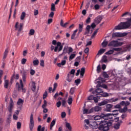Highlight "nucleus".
<instances>
[{
  "mask_svg": "<svg viewBox=\"0 0 131 131\" xmlns=\"http://www.w3.org/2000/svg\"><path fill=\"white\" fill-rule=\"evenodd\" d=\"M124 43L123 42H119L117 40H113V41H111L108 43V46L115 47V48H113L112 50H109V51H107L105 53V54L107 55L113 54L114 52V51H123L124 52H126L130 48V45H126L125 46H123L122 48H120V46H122V45H123Z\"/></svg>",
  "mask_w": 131,
  "mask_h": 131,
  "instance_id": "1",
  "label": "nucleus"
},
{
  "mask_svg": "<svg viewBox=\"0 0 131 131\" xmlns=\"http://www.w3.org/2000/svg\"><path fill=\"white\" fill-rule=\"evenodd\" d=\"M112 122H107V121H92V123L90 124L91 127L93 128H99L100 130L108 131L110 129V126H112Z\"/></svg>",
  "mask_w": 131,
  "mask_h": 131,
  "instance_id": "2",
  "label": "nucleus"
},
{
  "mask_svg": "<svg viewBox=\"0 0 131 131\" xmlns=\"http://www.w3.org/2000/svg\"><path fill=\"white\" fill-rule=\"evenodd\" d=\"M127 21L120 23L118 26L115 27V30H127L131 27V18H126Z\"/></svg>",
  "mask_w": 131,
  "mask_h": 131,
  "instance_id": "3",
  "label": "nucleus"
},
{
  "mask_svg": "<svg viewBox=\"0 0 131 131\" xmlns=\"http://www.w3.org/2000/svg\"><path fill=\"white\" fill-rule=\"evenodd\" d=\"M93 94H97L98 97H99V99L100 97H108V93L107 92H105L103 93V90L101 88H97L96 90L93 91Z\"/></svg>",
  "mask_w": 131,
  "mask_h": 131,
  "instance_id": "4",
  "label": "nucleus"
},
{
  "mask_svg": "<svg viewBox=\"0 0 131 131\" xmlns=\"http://www.w3.org/2000/svg\"><path fill=\"white\" fill-rule=\"evenodd\" d=\"M108 103L107 100H103L101 101V103H98V106L95 107L94 111L95 112H99V111H101L102 110V108L100 107L101 106H104V105H106Z\"/></svg>",
  "mask_w": 131,
  "mask_h": 131,
  "instance_id": "5",
  "label": "nucleus"
},
{
  "mask_svg": "<svg viewBox=\"0 0 131 131\" xmlns=\"http://www.w3.org/2000/svg\"><path fill=\"white\" fill-rule=\"evenodd\" d=\"M19 23H16L15 28V30L18 31L17 33V37H19L21 31L23 30V24H19V28L18 27Z\"/></svg>",
  "mask_w": 131,
  "mask_h": 131,
  "instance_id": "6",
  "label": "nucleus"
},
{
  "mask_svg": "<svg viewBox=\"0 0 131 131\" xmlns=\"http://www.w3.org/2000/svg\"><path fill=\"white\" fill-rule=\"evenodd\" d=\"M14 106V101L12 98H10V102H9V106H8V110L9 113H11V114H12Z\"/></svg>",
  "mask_w": 131,
  "mask_h": 131,
  "instance_id": "7",
  "label": "nucleus"
},
{
  "mask_svg": "<svg viewBox=\"0 0 131 131\" xmlns=\"http://www.w3.org/2000/svg\"><path fill=\"white\" fill-rule=\"evenodd\" d=\"M103 118L104 120L103 121H105L107 119V114H101V115H96L94 117V120H100Z\"/></svg>",
  "mask_w": 131,
  "mask_h": 131,
  "instance_id": "8",
  "label": "nucleus"
},
{
  "mask_svg": "<svg viewBox=\"0 0 131 131\" xmlns=\"http://www.w3.org/2000/svg\"><path fill=\"white\" fill-rule=\"evenodd\" d=\"M33 114H31L30 117V123H29V127L30 130H32L34 126V120L33 118Z\"/></svg>",
  "mask_w": 131,
  "mask_h": 131,
  "instance_id": "9",
  "label": "nucleus"
},
{
  "mask_svg": "<svg viewBox=\"0 0 131 131\" xmlns=\"http://www.w3.org/2000/svg\"><path fill=\"white\" fill-rule=\"evenodd\" d=\"M99 80L100 81H97L98 84L97 85V87H102L103 88H105V89H107L108 87L106 84H102L101 85L102 82L103 81V78H101V77H100L98 78ZM102 81V82H101Z\"/></svg>",
  "mask_w": 131,
  "mask_h": 131,
  "instance_id": "10",
  "label": "nucleus"
},
{
  "mask_svg": "<svg viewBox=\"0 0 131 131\" xmlns=\"http://www.w3.org/2000/svg\"><path fill=\"white\" fill-rule=\"evenodd\" d=\"M56 44H57V46H55L54 48V52H57V51H58V52H59L60 51H61L63 49V44L61 45V42H57Z\"/></svg>",
  "mask_w": 131,
  "mask_h": 131,
  "instance_id": "11",
  "label": "nucleus"
},
{
  "mask_svg": "<svg viewBox=\"0 0 131 131\" xmlns=\"http://www.w3.org/2000/svg\"><path fill=\"white\" fill-rule=\"evenodd\" d=\"M128 33H114L112 35L113 38H115L116 37H125L127 36Z\"/></svg>",
  "mask_w": 131,
  "mask_h": 131,
  "instance_id": "12",
  "label": "nucleus"
},
{
  "mask_svg": "<svg viewBox=\"0 0 131 131\" xmlns=\"http://www.w3.org/2000/svg\"><path fill=\"white\" fill-rule=\"evenodd\" d=\"M21 74H22V79L24 82H26V77L28 74V72L27 70H23L20 71Z\"/></svg>",
  "mask_w": 131,
  "mask_h": 131,
  "instance_id": "13",
  "label": "nucleus"
},
{
  "mask_svg": "<svg viewBox=\"0 0 131 131\" xmlns=\"http://www.w3.org/2000/svg\"><path fill=\"white\" fill-rule=\"evenodd\" d=\"M112 112H114L115 113L111 114V113H107L106 114L107 116V118H110L111 119H113V117L111 116H115V115H118L119 113V110H114L113 111H112Z\"/></svg>",
  "mask_w": 131,
  "mask_h": 131,
  "instance_id": "14",
  "label": "nucleus"
},
{
  "mask_svg": "<svg viewBox=\"0 0 131 131\" xmlns=\"http://www.w3.org/2000/svg\"><path fill=\"white\" fill-rule=\"evenodd\" d=\"M103 17L101 15H99L98 16L96 17L94 19L95 23H96V25H99V23L101 22V20H102Z\"/></svg>",
  "mask_w": 131,
  "mask_h": 131,
  "instance_id": "15",
  "label": "nucleus"
},
{
  "mask_svg": "<svg viewBox=\"0 0 131 131\" xmlns=\"http://www.w3.org/2000/svg\"><path fill=\"white\" fill-rule=\"evenodd\" d=\"M121 123H122V121L120 120V121H118V122L117 123H116V124H115V125L114 126V128L115 129H119L120 125H121Z\"/></svg>",
  "mask_w": 131,
  "mask_h": 131,
  "instance_id": "16",
  "label": "nucleus"
},
{
  "mask_svg": "<svg viewBox=\"0 0 131 131\" xmlns=\"http://www.w3.org/2000/svg\"><path fill=\"white\" fill-rule=\"evenodd\" d=\"M4 88L8 89L9 87L10 86V84L9 83V80H5L4 81Z\"/></svg>",
  "mask_w": 131,
  "mask_h": 131,
  "instance_id": "17",
  "label": "nucleus"
},
{
  "mask_svg": "<svg viewBox=\"0 0 131 131\" xmlns=\"http://www.w3.org/2000/svg\"><path fill=\"white\" fill-rule=\"evenodd\" d=\"M113 107V105H112V104H107L106 105V111H107V112H111Z\"/></svg>",
  "mask_w": 131,
  "mask_h": 131,
  "instance_id": "18",
  "label": "nucleus"
},
{
  "mask_svg": "<svg viewBox=\"0 0 131 131\" xmlns=\"http://www.w3.org/2000/svg\"><path fill=\"white\" fill-rule=\"evenodd\" d=\"M74 78V76L71 75V72L68 74L67 80L68 82H72L73 79Z\"/></svg>",
  "mask_w": 131,
  "mask_h": 131,
  "instance_id": "19",
  "label": "nucleus"
},
{
  "mask_svg": "<svg viewBox=\"0 0 131 131\" xmlns=\"http://www.w3.org/2000/svg\"><path fill=\"white\" fill-rule=\"evenodd\" d=\"M83 27H84V25L83 24V23H81V24H80L79 25V28H78V34H80V33H82V31H83Z\"/></svg>",
  "mask_w": 131,
  "mask_h": 131,
  "instance_id": "20",
  "label": "nucleus"
},
{
  "mask_svg": "<svg viewBox=\"0 0 131 131\" xmlns=\"http://www.w3.org/2000/svg\"><path fill=\"white\" fill-rule=\"evenodd\" d=\"M19 83H20V86L21 88V90H22L23 92H26V89L25 88H24V85L23 84V80L21 79H20V80H19Z\"/></svg>",
  "mask_w": 131,
  "mask_h": 131,
  "instance_id": "21",
  "label": "nucleus"
},
{
  "mask_svg": "<svg viewBox=\"0 0 131 131\" xmlns=\"http://www.w3.org/2000/svg\"><path fill=\"white\" fill-rule=\"evenodd\" d=\"M85 72V68H81V71L80 72V75L81 78H83Z\"/></svg>",
  "mask_w": 131,
  "mask_h": 131,
  "instance_id": "22",
  "label": "nucleus"
},
{
  "mask_svg": "<svg viewBox=\"0 0 131 131\" xmlns=\"http://www.w3.org/2000/svg\"><path fill=\"white\" fill-rule=\"evenodd\" d=\"M55 124H56V119H53L50 125V129H51V130L53 129V127Z\"/></svg>",
  "mask_w": 131,
  "mask_h": 131,
  "instance_id": "23",
  "label": "nucleus"
},
{
  "mask_svg": "<svg viewBox=\"0 0 131 131\" xmlns=\"http://www.w3.org/2000/svg\"><path fill=\"white\" fill-rule=\"evenodd\" d=\"M8 53H9L8 49L6 48L4 53L3 59H6V58H7Z\"/></svg>",
  "mask_w": 131,
  "mask_h": 131,
  "instance_id": "24",
  "label": "nucleus"
},
{
  "mask_svg": "<svg viewBox=\"0 0 131 131\" xmlns=\"http://www.w3.org/2000/svg\"><path fill=\"white\" fill-rule=\"evenodd\" d=\"M91 28V27H90V26H87L85 32H84V35H88V34H90Z\"/></svg>",
  "mask_w": 131,
  "mask_h": 131,
  "instance_id": "25",
  "label": "nucleus"
},
{
  "mask_svg": "<svg viewBox=\"0 0 131 131\" xmlns=\"http://www.w3.org/2000/svg\"><path fill=\"white\" fill-rule=\"evenodd\" d=\"M36 88V83L35 82L33 81L32 82V87H31L32 91H33L34 92H35Z\"/></svg>",
  "mask_w": 131,
  "mask_h": 131,
  "instance_id": "26",
  "label": "nucleus"
},
{
  "mask_svg": "<svg viewBox=\"0 0 131 131\" xmlns=\"http://www.w3.org/2000/svg\"><path fill=\"white\" fill-rule=\"evenodd\" d=\"M105 51V49H104L103 48H101V49H100V50H99L97 54V56H98V55H101V54H103V53H104Z\"/></svg>",
  "mask_w": 131,
  "mask_h": 131,
  "instance_id": "27",
  "label": "nucleus"
},
{
  "mask_svg": "<svg viewBox=\"0 0 131 131\" xmlns=\"http://www.w3.org/2000/svg\"><path fill=\"white\" fill-rule=\"evenodd\" d=\"M96 96H93V100L95 103H98L99 102V99H100V96H98V94H96Z\"/></svg>",
  "mask_w": 131,
  "mask_h": 131,
  "instance_id": "28",
  "label": "nucleus"
},
{
  "mask_svg": "<svg viewBox=\"0 0 131 131\" xmlns=\"http://www.w3.org/2000/svg\"><path fill=\"white\" fill-rule=\"evenodd\" d=\"M73 103V96L72 95H70L68 98V104L69 105H72Z\"/></svg>",
  "mask_w": 131,
  "mask_h": 131,
  "instance_id": "29",
  "label": "nucleus"
},
{
  "mask_svg": "<svg viewBox=\"0 0 131 131\" xmlns=\"http://www.w3.org/2000/svg\"><path fill=\"white\" fill-rule=\"evenodd\" d=\"M66 126L68 128L69 130H66V131H71L72 130V126L69 122H66Z\"/></svg>",
  "mask_w": 131,
  "mask_h": 131,
  "instance_id": "30",
  "label": "nucleus"
},
{
  "mask_svg": "<svg viewBox=\"0 0 131 131\" xmlns=\"http://www.w3.org/2000/svg\"><path fill=\"white\" fill-rule=\"evenodd\" d=\"M69 23H66L65 24H63V19H61L60 21V26L61 27H62L63 28H66V26H67V25H69Z\"/></svg>",
  "mask_w": 131,
  "mask_h": 131,
  "instance_id": "31",
  "label": "nucleus"
},
{
  "mask_svg": "<svg viewBox=\"0 0 131 131\" xmlns=\"http://www.w3.org/2000/svg\"><path fill=\"white\" fill-rule=\"evenodd\" d=\"M24 100L22 99V98H18V100L17 102V104L18 105V106H20L21 104H23Z\"/></svg>",
  "mask_w": 131,
  "mask_h": 131,
  "instance_id": "32",
  "label": "nucleus"
},
{
  "mask_svg": "<svg viewBox=\"0 0 131 131\" xmlns=\"http://www.w3.org/2000/svg\"><path fill=\"white\" fill-rule=\"evenodd\" d=\"M68 51V47L67 46H65L63 48V52L62 54H66V53H67Z\"/></svg>",
  "mask_w": 131,
  "mask_h": 131,
  "instance_id": "33",
  "label": "nucleus"
},
{
  "mask_svg": "<svg viewBox=\"0 0 131 131\" xmlns=\"http://www.w3.org/2000/svg\"><path fill=\"white\" fill-rule=\"evenodd\" d=\"M33 63L34 66H38V64L39 63V61L38 59H34V60L33 61Z\"/></svg>",
  "mask_w": 131,
  "mask_h": 131,
  "instance_id": "34",
  "label": "nucleus"
},
{
  "mask_svg": "<svg viewBox=\"0 0 131 131\" xmlns=\"http://www.w3.org/2000/svg\"><path fill=\"white\" fill-rule=\"evenodd\" d=\"M14 76H15V74H13V76L11 78V80H10V83H9L10 87H11L12 84H13V82L14 81Z\"/></svg>",
  "mask_w": 131,
  "mask_h": 131,
  "instance_id": "35",
  "label": "nucleus"
},
{
  "mask_svg": "<svg viewBox=\"0 0 131 131\" xmlns=\"http://www.w3.org/2000/svg\"><path fill=\"white\" fill-rule=\"evenodd\" d=\"M45 127H41V125H38L37 130L38 131H45Z\"/></svg>",
  "mask_w": 131,
  "mask_h": 131,
  "instance_id": "36",
  "label": "nucleus"
},
{
  "mask_svg": "<svg viewBox=\"0 0 131 131\" xmlns=\"http://www.w3.org/2000/svg\"><path fill=\"white\" fill-rule=\"evenodd\" d=\"M98 31H99V29H97V30H96L94 32L93 35H92V36H91V38H92V39H93L94 37H95V36H96V35H97V33H98Z\"/></svg>",
  "mask_w": 131,
  "mask_h": 131,
  "instance_id": "37",
  "label": "nucleus"
},
{
  "mask_svg": "<svg viewBox=\"0 0 131 131\" xmlns=\"http://www.w3.org/2000/svg\"><path fill=\"white\" fill-rule=\"evenodd\" d=\"M75 91V87H71V88L70 90V94H74Z\"/></svg>",
  "mask_w": 131,
  "mask_h": 131,
  "instance_id": "38",
  "label": "nucleus"
},
{
  "mask_svg": "<svg viewBox=\"0 0 131 131\" xmlns=\"http://www.w3.org/2000/svg\"><path fill=\"white\" fill-rule=\"evenodd\" d=\"M67 101L66 99H62V107H66Z\"/></svg>",
  "mask_w": 131,
  "mask_h": 131,
  "instance_id": "39",
  "label": "nucleus"
},
{
  "mask_svg": "<svg viewBox=\"0 0 131 131\" xmlns=\"http://www.w3.org/2000/svg\"><path fill=\"white\" fill-rule=\"evenodd\" d=\"M107 44H108L107 41H103V42H102L101 45L102 47L105 48V47H106Z\"/></svg>",
  "mask_w": 131,
  "mask_h": 131,
  "instance_id": "40",
  "label": "nucleus"
},
{
  "mask_svg": "<svg viewBox=\"0 0 131 131\" xmlns=\"http://www.w3.org/2000/svg\"><path fill=\"white\" fill-rule=\"evenodd\" d=\"M25 17H26V13L25 12H22L20 16L21 20H24Z\"/></svg>",
  "mask_w": 131,
  "mask_h": 131,
  "instance_id": "41",
  "label": "nucleus"
},
{
  "mask_svg": "<svg viewBox=\"0 0 131 131\" xmlns=\"http://www.w3.org/2000/svg\"><path fill=\"white\" fill-rule=\"evenodd\" d=\"M16 86H17V90L18 91H21V86L19 83V82H17L16 83Z\"/></svg>",
  "mask_w": 131,
  "mask_h": 131,
  "instance_id": "42",
  "label": "nucleus"
},
{
  "mask_svg": "<svg viewBox=\"0 0 131 131\" xmlns=\"http://www.w3.org/2000/svg\"><path fill=\"white\" fill-rule=\"evenodd\" d=\"M76 56V54L74 53H73L72 54H71L69 57V60H72V59H73Z\"/></svg>",
  "mask_w": 131,
  "mask_h": 131,
  "instance_id": "43",
  "label": "nucleus"
},
{
  "mask_svg": "<svg viewBox=\"0 0 131 131\" xmlns=\"http://www.w3.org/2000/svg\"><path fill=\"white\" fill-rule=\"evenodd\" d=\"M102 59V61H103V62H107V59L106 55H104L103 56Z\"/></svg>",
  "mask_w": 131,
  "mask_h": 131,
  "instance_id": "44",
  "label": "nucleus"
},
{
  "mask_svg": "<svg viewBox=\"0 0 131 131\" xmlns=\"http://www.w3.org/2000/svg\"><path fill=\"white\" fill-rule=\"evenodd\" d=\"M101 71V65L98 64V66L97 67V73H100Z\"/></svg>",
  "mask_w": 131,
  "mask_h": 131,
  "instance_id": "45",
  "label": "nucleus"
},
{
  "mask_svg": "<svg viewBox=\"0 0 131 131\" xmlns=\"http://www.w3.org/2000/svg\"><path fill=\"white\" fill-rule=\"evenodd\" d=\"M61 105H62V101H60V100L57 101V103H56L57 107L58 108H60V107L61 106Z\"/></svg>",
  "mask_w": 131,
  "mask_h": 131,
  "instance_id": "46",
  "label": "nucleus"
},
{
  "mask_svg": "<svg viewBox=\"0 0 131 131\" xmlns=\"http://www.w3.org/2000/svg\"><path fill=\"white\" fill-rule=\"evenodd\" d=\"M102 75H103L104 78H108V77H109L108 74H107V73L106 72H103L102 73Z\"/></svg>",
  "mask_w": 131,
  "mask_h": 131,
  "instance_id": "47",
  "label": "nucleus"
},
{
  "mask_svg": "<svg viewBox=\"0 0 131 131\" xmlns=\"http://www.w3.org/2000/svg\"><path fill=\"white\" fill-rule=\"evenodd\" d=\"M88 100H89V101H93L94 95H90V96H88Z\"/></svg>",
  "mask_w": 131,
  "mask_h": 131,
  "instance_id": "48",
  "label": "nucleus"
},
{
  "mask_svg": "<svg viewBox=\"0 0 131 131\" xmlns=\"http://www.w3.org/2000/svg\"><path fill=\"white\" fill-rule=\"evenodd\" d=\"M55 4L54 3H52V5H51V11H55Z\"/></svg>",
  "mask_w": 131,
  "mask_h": 131,
  "instance_id": "49",
  "label": "nucleus"
},
{
  "mask_svg": "<svg viewBox=\"0 0 131 131\" xmlns=\"http://www.w3.org/2000/svg\"><path fill=\"white\" fill-rule=\"evenodd\" d=\"M34 33H35V31L34 30H33V29H32L31 30H30V32H29V34L30 35H31V36H33V35H34Z\"/></svg>",
  "mask_w": 131,
  "mask_h": 131,
  "instance_id": "50",
  "label": "nucleus"
},
{
  "mask_svg": "<svg viewBox=\"0 0 131 131\" xmlns=\"http://www.w3.org/2000/svg\"><path fill=\"white\" fill-rule=\"evenodd\" d=\"M83 114H89V110L88 109H84L83 111Z\"/></svg>",
  "mask_w": 131,
  "mask_h": 131,
  "instance_id": "51",
  "label": "nucleus"
},
{
  "mask_svg": "<svg viewBox=\"0 0 131 131\" xmlns=\"http://www.w3.org/2000/svg\"><path fill=\"white\" fill-rule=\"evenodd\" d=\"M40 66H41V67H45V61L43 60V59H41Z\"/></svg>",
  "mask_w": 131,
  "mask_h": 131,
  "instance_id": "52",
  "label": "nucleus"
},
{
  "mask_svg": "<svg viewBox=\"0 0 131 131\" xmlns=\"http://www.w3.org/2000/svg\"><path fill=\"white\" fill-rule=\"evenodd\" d=\"M48 96V91H45L43 94V99H46Z\"/></svg>",
  "mask_w": 131,
  "mask_h": 131,
  "instance_id": "53",
  "label": "nucleus"
},
{
  "mask_svg": "<svg viewBox=\"0 0 131 131\" xmlns=\"http://www.w3.org/2000/svg\"><path fill=\"white\" fill-rule=\"evenodd\" d=\"M21 122H17V128L18 129L21 128Z\"/></svg>",
  "mask_w": 131,
  "mask_h": 131,
  "instance_id": "54",
  "label": "nucleus"
},
{
  "mask_svg": "<svg viewBox=\"0 0 131 131\" xmlns=\"http://www.w3.org/2000/svg\"><path fill=\"white\" fill-rule=\"evenodd\" d=\"M94 8L95 9V10H99V9H100V5L96 4L94 6Z\"/></svg>",
  "mask_w": 131,
  "mask_h": 131,
  "instance_id": "55",
  "label": "nucleus"
},
{
  "mask_svg": "<svg viewBox=\"0 0 131 131\" xmlns=\"http://www.w3.org/2000/svg\"><path fill=\"white\" fill-rule=\"evenodd\" d=\"M81 82V79L79 78V79H77L76 80H75V82L76 83V84H80Z\"/></svg>",
  "mask_w": 131,
  "mask_h": 131,
  "instance_id": "56",
  "label": "nucleus"
},
{
  "mask_svg": "<svg viewBox=\"0 0 131 131\" xmlns=\"http://www.w3.org/2000/svg\"><path fill=\"white\" fill-rule=\"evenodd\" d=\"M27 61L26 58H23L21 59V63L22 64H25Z\"/></svg>",
  "mask_w": 131,
  "mask_h": 131,
  "instance_id": "57",
  "label": "nucleus"
},
{
  "mask_svg": "<svg viewBox=\"0 0 131 131\" xmlns=\"http://www.w3.org/2000/svg\"><path fill=\"white\" fill-rule=\"evenodd\" d=\"M91 21V18H90V16H89V17H88L87 19L86 20V23H87V24H89V23H90Z\"/></svg>",
  "mask_w": 131,
  "mask_h": 131,
  "instance_id": "58",
  "label": "nucleus"
},
{
  "mask_svg": "<svg viewBox=\"0 0 131 131\" xmlns=\"http://www.w3.org/2000/svg\"><path fill=\"white\" fill-rule=\"evenodd\" d=\"M86 48L84 50V53H89V47H88V46H86Z\"/></svg>",
  "mask_w": 131,
  "mask_h": 131,
  "instance_id": "59",
  "label": "nucleus"
},
{
  "mask_svg": "<svg viewBox=\"0 0 131 131\" xmlns=\"http://www.w3.org/2000/svg\"><path fill=\"white\" fill-rule=\"evenodd\" d=\"M30 74H31V75L33 76V75H34L35 74V71H34V70H33V69L31 70Z\"/></svg>",
  "mask_w": 131,
  "mask_h": 131,
  "instance_id": "60",
  "label": "nucleus"
},
{
  "mask_svg": "<svg viewBox=\"0 0 131 131\" xmlns=\"http://www.w3.org/2000/svg\"><path fill=\"white\" fill-rule=\"evenodd\" d=\"M121 107V105H116V106H115L114 108L115 109H120Z\"/></svg>",
  "mask_w": 131,
  "mask_h": 131,
  "instance_id": "61",
  "label": "nucleus"
},
{
  "mask_svg": "<svg viewBox=\"0 0 131 131\" xmlns=\"http://www.w3.org/2000/svg\"><path fill=\"white\" fill-rule=\"evenodd\" d=\"M66 116V112H62L61 113V118H64Z\"/></svg>",
  "mask_w": 131,
  "mask_h": 131,
  "instance_id": "62",
  "label": "nucleus"
},
{
  "mask_svg": "<svg viewBox=\"0 0 131 131\" xmlns=\"http://www.w3.org/2000/svg\"><path fill=\"white\" fill-rule=\"evenodd\" d=\"M75 73V70L74 69H72V70H71V71H70V74H71L72 75H74Z\"/></svg>",
  "mask_w": 131,
  "mask_h": 131,
  "instance_id": "63",
  "label": "nucleus"
},
{
  "mask_svg": "<svg viewBox=\"0 0 131 131\" xmlns=\"http://www.w3.org/2000/svg\"><path fill=\"white\" fill-rule=\"evenodd\" d=\"M27 53H28V50H24V51H23V56H26Z\"/></svg>",
  "mask_w": 131,
  "mask_h": 131,
  "instance_id": "64",
  "label": "nucleus"
}]
</instances>
